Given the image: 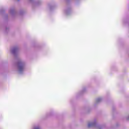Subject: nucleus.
I'll return each mask as SVG.
<instances>
[{
	"label": "nucleus",
	"instance_id": "obj_1",
	"mask_svg": "<svg viewBox=\"0 0 129 129\" xmlns=\"http://www.w3.org/2000/svg\"><path fill=\"white\" fill-rule=\"evenodd\" d=\"M18 69L20 72H22V71H23L24 70V63L22 62L21 61H19L17 63Z\"/></svg>",
	"mask_w": 129,
	"mask_h": 129
},
{
	"label": "nucleus",
	"instance_id": "obj_2",
	"mask_svg": "<svg viewBox=\"0 0 129 129\" xmlns=\"http://www.w3.org/2000/svg\"><path fill=\"white\" fill-rule=\"evenodd\" d=\"M16 51H17V48H14L12 50V52L15 53V52H16Z\"/></svg>",
	"mask_w": 129,
	"mask_h": 129
},
{
	"label": "nucleus",
	"instance_id": "obj_3",
	"mask_svg": "<svg viewBox=\"0 0 129 129\" xmlns=\"http://www.w3.org/2000/svg\"><path fill=\"white\" fill-rule=\"evenodd\" d=\"M92 125H93V123H89L88 127H90Z\"/></svg>",
	"mask_w": 129,
	"mask_h": 129
},
{
	"label": "nucleus",
	"instance_id": "obj_4",
	"mask_svg": "<svg viewBox=\"0 0 129 129\" xmlns=\"http://www.w3.org/2000/svg\"><path fill=\"white\" fill-rule=\"evenodd\" d=\"M34 129H40V128H39L38 127H35Z\"/></svg>",
	"mask_w": 129,
	"mask_h": 129
},
{
	"label": "nucleus",
	"instance_id": "obj_5",
	"mask_svg": "<svg viewBox=\"0 0 129 129\" xmlns=\"http://www.w3.org/2000/svg\"><path fill=\"white\" fill-rule=\"evenodd\" d=\"M99 100H100V99H98V101H99Z\"/></svg>",
	"mask_w": 129,
	"mask_h": 129
},
{
	"label": "nucleus",
	"instance_id": "obj_6",
	"mask_svg": "<svg viewBox=\"0 0 129 129\" xmlns=\"http://www.w3.org/2000/svg\"><path fill=\"white\" fill-rule=\"evenodd\" d=\"M18 2H19V1H20V0H17Z\"/></svg>",
	"mask_w": 129,
	"mask_h": 129
}]
</instances>
